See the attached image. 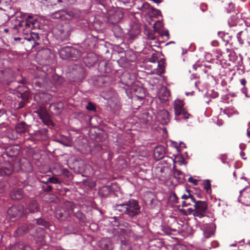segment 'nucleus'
I'll return each mask as SVG.
<instances>
[{"label": "nucleus", "mask_w": 250, "mask_h": 250, "mask_svg": "<svg viewBox=\"0 0 250 250\" xmlns=\"http://www.w3.org/2000/svg\"><path fill=\"white\" fill-rule=\"evenodd\" d=\"M115 210L122 214H125L130 218L138 215L140 213L141 207L138 201L130 199L125 203L116 204L113 206Z\"/></svg>", "instance_id": "obj_1"}, {"label": "nucleus", "mask_w": 250, "mask_h": 250, "mask_svg": "<svg viewBox=\"0 0 250 250\" xmlns=\"http://www.w3.org/2000/svg\"><path fill=\"white\" fill-rule=\"evenodd\" d=\"M38 26V20L31 16H28L25 20L20 21L19 23L15 25V28L19 33L28 35L32 29Z\"/></svg>", "instance_id": "obj_2"}, {"label": "nucleus", "mask_w": 250, "mask_h": 250, "mask_svg": "<svg viewBox=\"0 0 250 250\" xmlns=\"http://www.w3.org/2000/svg\"><path fill=\"white\" fill-rule=\"evenodd\" d=\"M27 212L21 205H15L10 208L7 211L6 221L13 222L17 218L26 213Z\"/></svg>", "instance_id": "obj_3"}, {"label": "nucleus", "mask_w": 250, "mask_h": 250, "mask_svg": "<svg viewBox=\"0 0 250 250\" xmlns=\"http://www.w3.org/2000/svg\"><path fill=\"white\" fill-rule=\"evenodd\" d=\"M174 113L176 117L182 115L184 119H188L191 116V115L188 113L187 110L184 108V103L182 100L179 99L175 100L174 103ZM175 119L177 121L178 120L177 117H175Z\"/></svg>", "instance_id": "obj_4"}, {"label": "nucleus", "mask_w": 250, "mask_h": 250, "mask_svg": "<svg viewBox=\"0 0 250 250\" xmlns=\"http://www.w3.org/2000/svg\"><path fill=\"white\" fill-rule=\"evenodd\" d=\"M193 202L195 203L194 205L195 208L193 213L194 216L199 218L204 217L208 208L206 203L201 201H196L194 199H193Z\"/></svg>", "instance_id": "obj_5"}, {"label": "nucleus", "mask_w": 250, "mask_h": 250, "mask_svg": "<svg viewBox=\"0 0 250 250\" xmlns=\"http://www.w3.org/2000/svg\"><path fill=\"white\" fill-rule=\"evenodd\" d=\"M13 172V166L8 161H3L0 156V175H10Z\"/></svg>", "instance_id": "obj_6"}, {"label": "nucleus", "mask_w": 250, "mask_h": 250, "mask_svg": "<svg viewBox=\"0 0 250 250\" xmlns=\"http://www.w3.org/2000/svg\"><path fill=\"white\" fill-rule=\"evenodd\" d=\"M158 53H153L151 57L149 59V61L151 62L156 63L158 62L157 66L158 68L156 70V73L157 75H160L164 72V61L161 60L160 61H158Z\"/></svg>", "instance_id": "obj_7"}, {"label": "nucleus", "mask_w": 250, "mask_h": 250, "mask_svg": "<svg viewBox=\"0 0 250 250\" xmlns=\"http://www.w3.org/2000/svg\"><path fill=\"white\" fill-rule=\"evenodd\" d=\"M156 118L163 125L167 124L169 122V113L165 109L160 110L157 113Z\"/></svg>", "instance_id": "obj_8"}, {"label": "nucleus", "mask_w": 250, "mask_h": 250, "mask_svg": "<svg viewBox=\"0 0 250 250\" xmlns=\"http://www.w3.org/2000/svg\"><path fill=\"white\" fill-rule=\"evenodd\" d=\"M29 33L30 34L29 35H26V37H25L24 39L28 42H31L32 48H34L40 43L39 42L40 40L39 36L38 33L31 32V31Z\"/></svg>", "instance_id": "obj_9"}, {"label": "nucleus", "mask_w": 250, "mask_h": 250, "mask_svg": "<svg viewBox=\"0 0 250 250\" xmlns=\"http://www.w3.org/2000/svg\"><path fill=\"white\" fill-rule=\"evenodd\" d=\"M154 31L162 36H168L167 30H165L162 22L159 20L155 21L153 25Z\"/></svg>", "instance_id": "obj_10"}, {"label": "nucleus", "mask_w": 250, "mask_h": 250, "mask_svg": "<svg viewBox=\"0 0 250 250\" xmlns=\"http://www.w3.org/2000/svg\"><path fill=\"white\" fill-rule=\"evenodd\" d=\"M75 52H77L79 54V56H80V53L77 50L66 46L60 49L59 54L62 58L66 59L70 57L71 53H75Z\"/></svg>", "instance_id": "obj_11"}, {"label": "nucleus", "mask_w": 250, "mask_h": 250, "mask_svg": "<svg viewBox=\"0 0 250 250\" xmlns=\"http://www.w3.org/2000/svg\"><path fill=\"white\" fill-rule=\"evenodd\" d=\"M124 17L123 13L122 11L118 10L115 11L112 15L110 16L109 21L112 24H115L120 22Z\"/></svg>", "instance_id": "obj_12"}, {"label": "nucleus", "mask_w": 250, "mask_h": 250, "mask_svg": "<svg viewBox=\"0 0 250 250\" xmlns=\"http://www.w3.org/2000/svg\"><path fill=\"white\" fill-rule=\"evenodd\" d=\"M202 229L205 237L208 238L213 235L215 227L213 224H208L204 226Z\"/></svg>", "instance_id": "obj_13"}, {"label": "nucleus", "mask_w": 250, "mask_h": 250, "mask_svg": "<svg viewBox=\"0 0 250 250\" xmlns=\"http://www.w3.org/2000/svg\"><path fill=\"white\" fill-rule=\"evenodd\" d=\"M98 246L104 250H111L112 249L110 240L108 238L101 239L98 242Z\"/></svg>", "instance_id": "obj_14"}, {"label": "nucleus", "mask_w": 250, "mask_h": 250, "mask_svg": "<svg viewBox=\"0 0 250 250\" xmlns=\"http://www.w3.org/2000/svg\"><path fill=\"white\" fill-rule=\"evenodd\" d=\"M132 92L139 99H143L145 96V91L141 87L133 86Z\"/></svg>", "instance_id": "obj_15"}, {"label": "nucleus", "mask_w": 250, "mask_h": 250, "mask_svg": "<svg viewBox=\"0 0 250 250\" xmlns=\"http://www.w3.org/2000/svg\"><path fill=\"white\" fill-rule=\"evenodd\" d=\"M10 250H32L31 248L22 242L17 243L10 247Z\"/></svg>", "instance_id": "obj_16"}, {"label": "nucleus", "mask_w": 250, "mask_h": 250, "mask_svg": "<svg viewBox=\"0 0 250 250\" xmlns=\"http://www.w3.org/2000/svg\"><path fill=\"white\" fill-rule=\"evenodd\" d=\"M23 195V192L21 189H14L10 193L11 198L13 200H20Z\"/></svg>", "instance_id": "obj_17"}, {"label": "nucleus", "mask_w": 250, "mask_h": 250, "mask_svg": "<svg viewBox=\"0 0 250 250\" xmlns=\"http://www.w3.org/2000/svg\"><path fill=\"white\" fill-rule=\"evenodd\" d=\"M140 32V26L137 23L133 24L129 30V34L130 36L132 37H135L138 35Z\"/></svg>", "instance_id": "obj_18"}, {"label": "nucleus", "mask_w": 250, "mask_h": 250, "mask_svg": "<svg viewBox=\"0 0 250 250\" xmlns=\"http://www.w3.org/2000/svg\"><path fill=\"white\" fill-rule=\"evenodd\" d=\"M29 212L34 213L39 210V207L37 202L35 200L31 201L28 205L27 208Z\"/></svg>", "instance_id": "obj_19"}, {"label": "nucleus", "mask_w": 250, "mask_h": 250, "mask_svg": "<svg viewBox=\"0 0 250 250\" xmlns=\"http://www.w3.org/2000/svg\"><path fill=\"white\" fill-rule=\"evenodd\" d=\"M163 146H157L155 147L154 150V155L156 158L160 159L162 158L164 155V151Z\"/></svg>", "instance_id": "obj_20"}, {"label": "nucleus", "mask_w": 250, "mask_h": 250, "mask_svg": "<svg viewBox=\"0 0 250 250\" xmlns=\"http://www.w3.org/2000/svg\"><path fill=\"white\" fill-rule=\"evenodd\" d=\"M19 148L14 146L7 148L6 150V152L7 156L9 157H13L17 156L19 153Z\"/></svg>", "instance_id": "obj_21"}, {"label": "nucleus", "mask_w": 250, "mask_h": 250, "mask_svg": "<svg viewBox=\"0 0 250 250\" xmlns=\"http://www.w3.org/2000/svg\"><path fill=\"white\" fill-rule=\"evenodd\" d=\"M47 131L48 130L47 129L43 128L35 132V135H36L37 139L39 140H45L47 137Z\"/></svg>", "instance_id": "obj_22"}, {"label": "nucleus", "mask_w": 250, "mask_h": 250, "mask_svg": "<svg viewBox=\"0 0 250 250\" xmlns=\"http://www.w3.org/2000/svg\"><path fill=\"white\" fill-rule=\"evenodd\" d=\"M27 129V125L24 122L19 123L16 126V130L19 133H25Z\"/></svg>", "instance_id": "obj_23"}, {"label": "nucleus", "mask_w": 250, "mask_h": 250, "mask_svg": "<svg viewBox=\"0 0 250 250\" xmlns=\"http://www.w3.org/2000/svg\"><path fill=\"white\" fill-rule=\"evenodd\" d=\"M55 141L66 146L71 145L70 140L67 137L62 136L60 139H55Z\"/></svg>", "instance_id": "obj_24"}, {"label": "nucleus", "mask_w": 250, "mask_h": 250, "mask_svg": "<svg viewBox=\"0 0 250 250\" xmlns=\"http://www.w3.org/2000/svg\"><path fill=\"white\" fill-rule=\"evenodd\" d=\"M174 176L179 182H183L185 180V174L178 169H174Z\"/></svg>", "instance_id": "obj_25"}, {"label": "nucleus", "mask_w": 250, "mask_h": 250, "mask_svg": "<svg viewBox=\"0 0 250 250\" xmlns=\"http://www.w3.org/2000/svg\"><path fill=\"white\" fill-rule=\"evenodd\" d=\"M67 14V13L63 10H60L52 15V17L54 19H61L62 20L64 19V17Z\"/></svg>", "instance_id": "obj_26"}, {"label": "nucleus", "mask_w": 250, "mask_h": 250, "mask_svg": "<svg viewBox=\"0 0 250 250\" xmlns=\"http://www.w3.org/2000/svg\"><path fill=\"white\" fill-rule=\"evenodd\" d=\"M120 250H131V246L126 238L121 240Z\"/></svg>", "instance_id": "obj_27"}, {"label": "nucleus", "mask_w": 250, "mask_h": 250, "mask_svg": "<svg viewBox=\"0 0 250 250\" xmlns=\"http://www.w3.org/2000/svg\"><path fill=\"white\" fill-rule=\"evenodd\" d=\"M29 229V227L27 225V224H24L21 225V226L16 231L17 235H21L24 233L27 232Z\"/></svg>", "instance_id": "obj_28"}, {"label": "nucleus", "mask_w": 250, "mask_h": 250, "mask_svg": "<svg viewBox=\"0 0 250 250\" xmlns=\"http://www.w3.org/2000/svg\"><path fill=\"white\" fill-rule=\"evenodd\" d=\"M63 107V104L62 102H59L56 104H54L51 105V108H54L55 110H56V113L59 114L62 112Z\"/></svg>", "instance_id": "obj_29"}, {"label": "nucleus", "mask_w": 250, "mask_h": 250, "mask_svg": "<svg viewBox=\"0 0 250 250\" xmlns=\"http://www.w3.org/2000/svg\"><path fill=\"white\" fill-rule=\"evenodd\" d=\"M203 186L207 193H209L211 192V184L209 180H204L203 183Z\"/></svg>", "instance_id": "obj_30"}, {"label": "nucleus", "mask_w": 250, "mask_h": 250, "mask_svg": "<svg viewBox=\"0 0 250 250\" xmlns=\"http://www.w3.org/2000/svg\"><path fill=\"white\" fill-rule=\"evenodd\" d=\"M75 216L82 223L86 222V219L84 215L80 211H77L75 213Z\"/></svg>", "instance_id": "obj_31"}, {"label": "nucleus", "mask_w": 250, "mask_h": 250, "mask_svg": "<svg viewBox=\"0 0 250 250\" xmlns=\"http://www.w3.org/2000/svg\"><path fill=\"white\" fill-rule=\"evenodd\" d=\"M238 201L241 202L243 204L249 206H250V197L249 195L246 196L244 199L239 197L238 198Z\"/></svg>", "instance_id": "obj_32"}, {"label": "nucleus", "mask_w": 250, "mask_h": 250, "mask_svg": "<svg viewBox=\"0 0 250 250\" xmlns=\"http://www.w3.org/2000/svg\"><path fill=\"white\" fill-rule=\"evenodd\" d=\"M224 113L228 115V117H229L233 114L235 113L236 110L233 107H228L225 108L224 110Z\"/></svg>", "instance_id": "obj_33"}, {"label": "nucleus", "mask_w": 250, "mask_h": 250, "mask_svg": "<svg viewBox=\"0 0 250 250\" xmlns=\"http://www.w3.org/2000/svg\"><path fill=\"white\" fill-rule=\"evenodd\" d=\"M36 221L37 224L39 225H42L44 227H47L48 226V223L43 219L39 218L37 219Z\"/></svg>", "instance_id": "obj_34"}, {"label": "nucleus", "mask_w": 250, "mask_h": 250, "mask_svg": "<svg viewBox=\"0 0 250 250\" xmlns=\"http://www.w3.org/2000/svg\"><path fill=\"white\" fill-rule=\"evenodd\" d=\"M41 119L42 121V122L47 126H53V123L52 122V121L50 119H45L43 118H41Z\"/></svg>", "instance_id": "obj_35"}, {"label": "nucleus", "mask_w": 250, "mask_h": 250, "mask_svg": "<svg viewBox=\"0 0 250 250\" xmlns=\"http://www.w3.org/2000/svg\"><path fill=\"white\" fill-rule=\"evenodd\" d=\"M150 10L152 12V16L155 17L157 18L158 16H161V12L159 10L151 8Z\"/></svg>", "instance_id": "obj_36"}, {"label": "nucleus", "mask_w": 250, "mask_h": 250, "mask_svg": "<svg viewBox=\"0 0 250 250\" xmlns=\"http://www.w3.org/2000/svg\"><path fill=\"white\" fill-rule=\"evenodd\" d=\"M149 5L147 2H144L142 3L141 7L139 8L140 10L145 12L146 10L149 8Z\"/></svg>", "instance_id": "obj_37"}, {"label": "nucleus", "mask_w": 250, "mask_h": 250, "mask_svg": "<svg viewBox=\"0 0 250 250\" xmlns=\"http://www.w3.org/2000/svg\"><path fill=\"white\" fill-rule=\"evenodd\" d=\"M164 97L163 98H162L160 97V98L161 100H162L164 101H166L167 100L168 97L170 95L169 91L167 89L165 88L164 89Z\"/></svg>", "instance_id": "obj_38"}, {"label": "nucleus", "mask_w": 250, "mask_h": 250, "mask_svg": "<svg viewBox=\"0 0 250 250\" xmlns=\"http://www.w3.org/2000/svg\"><path fill=\"white\" fill-rule=\"evenodd\" d=\"M242 33V31L239 32V33H237L236 36L238 41L239 42V43L241 44V45L244 43L243 40L241 38Z\"/></svg>", "instance_id": "obj_39"}, {"label": "nucleus", "mask_w": 250, "mask_h": 250, "mask_svg": "<svg viewBox=\"0 0 250 250\" xmlns=\"http://www.w3.org/2000/svg\"><path fill=\"white\" fill-rule=\"evenodd\" d=\"M86 108L90 111H93L95 110V106L90 102L88 103L86 106Z\"/></svg>", "instance_id": "obj_40"}, {"label": "nucleus", "mask_w": 250, "mask_h": 250, "mask_svg": "<svg viewBox=\"0 0 250 250\" xmlns=\"http://www.w3.org/2000/svg\"><path fill=\"white\" fill-rule=\"evenodd\" d=\"M49 181H50V183H52L53 184H58L60 183L59 179H58L57 178L54 177H49Z\"/></svg>", "instance_id": "obj_41"}, {"label": "nucleus", "mask_w": 250, "mask_h": 250, "mask_svg": "<svg viewBox=\"0 0 250 250\" xmlns=\"http://www.w3.org/2000/svg\"><path fill=\"white\" fill-rule=\"evenodd\" d=\"M170 198L174 202H177L178 198L175 193H172L171 194Z\"/></svg>", "instance_id": "obj_42"}, {"label": "nucleus", "mask_w": 250, "mask_h": 250, "mask_svg": "<svg viewBox=\"0 0 250 250\" xmlns=\"http://www.w3.org/2000/svg\"><path fill=\"white\" fill-rule=\"evenodd\" d=\"M188 181L189 182L194 184L195 185H197V183L198 182L197 180L194 179L192 178L191 177H190L188 178Z\"/></svg>", "instance_id": "obj_43"}, {"label": "nucleus", "mask_w": 250, "mask_h": 250, "mask_svg": "<svg viewBox=\"0 0 250 250\" xmlns=\"http://www.w3.org/2000/svg\"><path fill=\"white\" fill-rule=\"evenodd\" d=\"M63 215L62 213L60 212L59 210L56 211V216L58 219H61L62 217H63Z\"/></svg>", "instance_id": "obj_44"}, {"label": "nucleus", "mask_w": 250, "mask_h": 250, "mask_svg": "<svg viewBox=\"0 0 250 250\" xmlns=\"http://www.w3.org/2000/svg\"><path fill=\"white\" fill-rule=\"evenodd\" d=\"M88 56L89 57H93V61L91 62V64H93L97 61V58L95 57V55L94 54H88Z\"/></svg>", "instance_id": "obj_45"}, {"label": "nucleus", "mask_w": 250, "mask_h": 250, "mask_svg": "<svg viewBox=\"0 0 250 250\" xmlns=\"http://www.w3.org/2000/svg\"><path fill=\"white\" fill-rule=\"evenodd\" d=\"M191 199V200L193 201V199H194L192 197H190L188 195H187L186 194H184L182 196V199L188 200V199Z\"/></svg>", "instance_id": "obj_46"}, {"label": "nucleus", "mask_w": 250, "mask_h": 250, "mask_svg": "<svg viewBox=\"0 0 250 250\" xmlns=\"http://www.w3.org/2000/svg\"><path fill=\"white\" fill-rule=\"evenodd\" d=\"M229 9L228 10V12H231L234 8V5L232 3H229Z\"/></svg>", "instance_id": "obj_47"}, {"label": "nucleus", "mask_w": 250, "mask_h": 250, "mask_svg": "<svg viewBox=\"0 0 250 250\" xmlns=\"http://www.w3.org/2000/svg\"><path fill=\"white\" fill-rule=\"evenodd\" d=\"M5 188L6 186L3 184H1L0 185V193L4 192Z\"/></svg>", "instance_id": "obj_48"}, {"label": "nucleus", "mask_w": 250, "mask_h": 250, "mask_svg": "<svg viewBox=\"0 0 250 250\" xmlns=\"http://www.w3.org/2000/svg\"><path fill=\"white\" fill-rule=\"evenodd\" d=\"M241 91H242V93H243L245 94V95L246 97H249L248 95L247 89L245 87H243L241 89Z\"/></svg>", "instance_id": "obj_49"}, {"label": "nucleus", "mask_w": 250, "mask_h": 250, "mask_svg": "<svg viewBox=\"0 0 250 250\" xmlns=\"http://www.w3.org/2000/svg\"><path fill=\"white\" fill-rule=\"evenodd\" d=\"M190 205L189 203H188L186 201H184L182 202V206L183 207H187Z\"/></svg>", "instance_id": "obj_50"}, {"label": "nucleus", "mask_w": 250, "mask_h": 250, "mask_svg": "<svg viewBox=\"0 0 250 250\" xmlns=\"http://www.w3.org/2000/svg\"><path fill=\"white\" fill-rule=\"evenodd\" d=\"M148 38L151 40H155V36L153 34H150L148 36Z\"/></svg>", "instance_id": "obj_51"}, {"label": "nucleus", "mask_w": 250, "mask_h": 250, "mask_svg": "<svg viewBox=\"0 0 250 250\" xmlns=\"http://www.w3.org/2000/svg\"><path fill=\"white\" fill-rule=\"evenodd\" d=\"M52 189V187L51 186H47L46 188L45 189V191H50Z\"/></svg>", "instance_id": "obj_52"}, {"label": "nucleus", "mask_w": 250, "mask_h": 250, "mask_svg": "<svg viewBox=\"0 0 250 250\" xmlns=\"http://www.w3.org/2000/svg\"><path fill=\"white\" fill-rule=\"evenodd\" d=\"M240 148L242 150H244L246 148V145L244 144H240L239 145Z\"/></svg>", "instance_id": "obj_53"}, {"label": "nucleus", "mask_w": 250, "mask_h": 250, "mask_svg": "<svg viewBox=\"0 0 250 250\" xmlns=\"http://www.w3.org/2000/svg\"><path fill=\"white\" fill-rule=\"evenodd\" d=\"M241 84L243 85H245L246 83V81L245 79H242L240 80Z\"/></svg>", "instance_id": "obj_54"}, {"label": "nucleus", "mask_w": 250, "mask_h": 250, "mask_svg": "<svg viewBox=\"0 0 250 250\" xmlns=\"http://www.w3.org/2000/svg\"><path fill=\"white\" fill-rule=\"evenodd\" d=\"M154 202H156V200L154 199V198H153L152 199L150 200V204H153V203Z\"/></svg>", "instance_id": "obj_55"}, {"label": "nucleus", "mask_w": 250, "mask_h": 250, "mask_svg": "<svg viewBox=\"0 0 250 250\" xmlns=\"http://www.w3.org/2000/svg\"><path fill=\"white\" fill-rule=\"evenodd\" d=\"M180 147H186V146H185V144L184 143H183L182 142L180 143Z\"/></svg>", "instance_id": "obj_56"}, {"label": "nucleus", "mask_w": 250, "mask_h": 250, "mask_svg": "<svg viewBox=\"0 0 250 250\" xmlns=\"http://www.w3.org/2000/svg\"><path fill=\"white\" fill-rule=\"evenodd\" d=\"M64 234H69L71 232L67 231V230H64V232H63Z\"/></svg>", "instance_id": "obj_57"}, {"label": "nucleus", "mask_w": 250, "mask_h": 250, "mask_svg": "<svg viewBox=\"0 0 250 250\" xmlns=\"http://www.w3.org/2000/svg\"><path fill=\"white\" fill-rule=\"evenodd\" d=\"M111 97H112L111 96H109L108 97H104V98L106 100H108V99H110Z\"/></svg>", "instance_id": "obj_58"}, {"label": "nucleus", "mask_w": 250, "mask_h": 250, "mask_svg": "<svg viewBox=\"0 0 250 250\" xmlns=\"http://www.w3.org/2000/svg\"><path fill=\"white\" fill-rule=\"evenodd\" d=\"M43 182L46 184H47L48 183H50V182L49 181V178L47 179V180L46 181H43Z\"/></svg>", "instance_id": "obj_59"}, {"label": "nucleus", "mask_w": 250, "mask_h": 250, "mask_svg": "<svg viewBox=\"0 0 250 250\" xmlns=\"http://www.w3.org/2000/svg\"><path fill=\"white\" fill-rule=\"evenodd\" d=\"M247 135L249 137H250V131L248 130L247 131Z\"/></svg>", "instance_id": "obj_60"}, {"label": "nucleus", "mask_w": 250, "mask_h": 250, "mask_svg": "<svg viewBox=\"0 0 250 250\" xmlns=\"http://www.w3.org/2000/svg\"><path fill=\"white\" fill-rule=\"evenodd\" d=\"M240 155L243 157V156L244 155H245V153H244V152H243V151H241V152H240Z\"/></svg>", "instance_id": "obj_61"}, {"label": "nucleus", "mask_w": 250, "mask_h": 250, "mask_svg": "<svg viewBox=\"0 0 250 250\" xmlns=\"http://www.w3.org/2000/svg\"><path fill=\"white\" fill-rule=\"evenodd\" d=\"M68 14L69 16L74 17V15L72 14L71 12H69Z\"/></svg>", "instance_id": "obj_62"}, {"label": "nucleus", "mask_w": 250, "mask_h": 250, "mask_svg": "<svg viewBox=\"0 0 250 250\" xmlns=\"http://www.w3.org/2000/svg\"><path fill=\"white\" fill-rule=\"evenodd\" d=\"M43 95L46 97H48V98H49V95H48L47 94H43Z\"/></svg>", "instance_id": "obj_63"}, {"label": "nucleus", "mask_w": 250, "mask_h": 250, "mask_svg": "<svg viewBox=\"0 0 250 250\" xmlns=\"http://www.w3.org/2000/svg\"><path fill=\"white\" fill-rule=\"evenodd\" d=\"M218 95V93H217L216 92H215L214 95H213V97H217Z\"/></svg>", "instance_id": "obj_64"}]
</instances>
